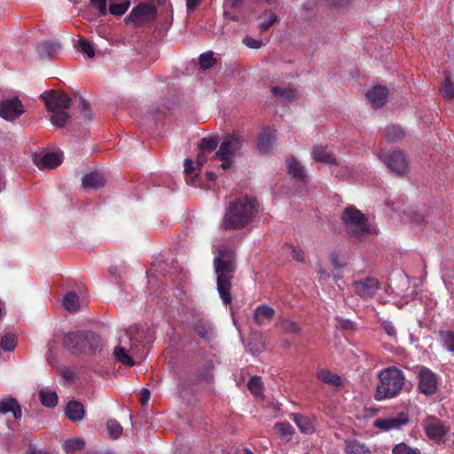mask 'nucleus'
<instances>
[{
	"label": "nucleus",
	"mask_w": 454,
	"mask_h": 454,
	"mask_svg": "<svg viewBox=\"0 0 454 454\" xmlns=\"http://www.w3.org/2000/svg\"><path fill=\"white\" fill-rule=\"evenodd\" d=\"M236 259V253L232 248L220 249L214 259L217 291L223 304H231L232 301L231 288L237 269Z\"/></svg>",
	"instance_id": "nucleus-1"
},
{
	"label": "nucleus",
	"mask_w": 454,
	"mask_h": 454,
	"mask_svg": "<svg viewBox=\"0 0 454 454\" xmlns=\"http://www.w3.org/2000/svg\"><path fill=\"white\" fill-rule=\"evenodd\" d=\"M257 200L248 196L230 201L223 222V230H240L247 226L257 213Z\"/></svg>",
	"instance_id": "nucleus-2"
},
{
	"label": "nucleus",
	"mask_w": 454,
	"mask_h": 454,
	"mask_svg": "<svg viewBox=\"0 0 454 454\" xmlns=\"http://www.w3.org/2000/svg\"><path fill=\"white\" fill-rule=\"evenodd\" d=\"M41 98L46 105L47 111L51 113V123L59 128L64 127L71 116L67 113L72 103V98L66 93L56 90H45Z\"/></svg>",
	"instance_id": "nucleus-3"
},
{
	"label": "nucleus",
	"mask_w": 454,
	"mask_h": 454,
	"mask_svg": "<svg viewBox=\"0 0 454 454\" xmlns=\"http://www.w3.org/2000/svg\"><path fill=\"white\" fill-rule=\"evenodd\" d=\"M379 380L375 399H391L400 394L405 382V376L400 369L391 366L379 373Z\"/></svg>",
	"instance_id": "nucleus-4"
},
{
	"label": "nucleus",
	"mask_w": 454,
	"mask_h": 454,
	"mask_svg": "<svg viewBox=\"0 0 454 454\" xmlns=\"http://www.w3.org/2000/svg\"><path fill=\"white\" fill-rule=\"evenodd\" d=\"M100 343V336L91 331L69 332L63 338V346L72 354L95 353Z\"/></svg>",
	"instance_id": "nucleus-5"
},
{
	"label": "nucleus",
	"mask_w": 454,
	"mask_h": 454,
	"mask_svg": "<svg viewBox=\"0 0 454 454\" xmlns=\"http://www.w3.org/2000/svg\"><path fill=\"white\" fill-rule=\"evenodd\" d=\"M342 221L357 238L369 232L367 219L360 210L353 206L347 207L343 211Z\"/></svg>",
	"instance_id": "nucleus-6"
},
{
	"label": "nucleus",
	"mask_w": 454,
	"mask_h": 454,
	"mask_svg": "<svg viewBox=\"0 0 454 454\" xmlns=\"http://www.w3.org/2000/svg\"><path fill=\"white\" fill-rule=\"evenodd\" d=\"M379 159L385 162L387 168L399 176L405 175L409 170V160L407 155L400 150L385 152L380 150Z\"/></svg>",
	"instance_id": "nucleus-7"
},
{
	"label": "nucleus",
	"mask_w": 454,
	"mask_h": 454,
	"mask_svg": "<svg viewBox=\"0 0 454 454\" xmlns=\"http://www.w3.org/2000/svg\"><path fill=\"white\" fill-rule=\"evenodd\" d=\"M418 390L425 395H433L438 391L439 379L436 373L424 365L417 366Z\"/></svg>",
	"instance_id": "nucleus-8"
},
{
	"label": "nucleus",
	"mask_w": 454,
	"mask_h": 454,
	"mask_svg": "<svg viewBox=\"0 0 454 454\" xmlns=\"http://www.w3.org/2000/svg\"><path fill=\"white\" fill-rule=\"evenodd\" d=\"M243 146L244 138L240 134H228L215 153V157L217 159H235L240 153Z\"/></svg>",
	"instance_id": "nucleus-9"
},
{
	"label": "nucleus",
	"mask_w": 454,
	"mask_h": 454,
	"mask_svg": "<svg viewBox=\"0 0 454 454\" xmlns=\"http://www.w3.org/2000/svg\"><path fill=\"white\" fill-rule=\"evenodd\" d=\"M126 333L130 342V351L138 349L139 346L145 348L153 341V332L147 324H137L130 326Z\"/></svg>",
	"instance_id": "nucleus-10"
},
{
	"label": "nucleus",
	"mask_w": 454,
	"mask_h": 454,
	"mask_svg": "<svg viewBox=\"0 0 454 454\" xmlns=\"http://www.w3.org/2000/svg\"><path fill=\"white\" fill-rule=\"evenodd\" d=\"M25 112L22 102L18 98L0 102V116L9 121L18 119Z\"/></svg>",
	"instance_id": "nucleus-11"
},
{
	"label": "nucleus",
	"mask_w": 454,
	"mask_h": 454,
	"mask_svg": "<svg viewBox=\"0 0 454 454\" xmlns=\"http://www.w3.org/2000/svg\"><path fill=\"white\" fill-rule=\"evenodd\" d=\"M424 430L430 440L440 442L448 433L444 424L434 416H429L424 421Z\"/></svg>",
	"instance_id": "nucleus-12"
},
{
	"label": "nucleus",
	"mask_w": 454,
	"mask_h": 454,
	"mask_svg": "<svg viewBox=\"0 0 454 454\" xmlns=\"http://www.w3.org/2000/svg\"><path fill=\"white\" fill-rule=\"evenodd\" d=\"M355 293L362 298H371L380 289L377 278L367 277L364 279L354 282Z\"/></svg>",
	"instance_id": "nucleus-13"
},
{
	"label": "nucleus",
	"mask_w": 454,
	"mask_h": 454,
	"mask_svg": "<svg viewBox=\"0 0 454 454\" xmlns=\"http://www.w3.org/2000/svg\"><path fill=\"white\" fill-rule=\"evenodd\" d=\"M34 162L40 169H51L59 166L62 159L59 153L54 152L42 153L35 155Z\"/></svg>",
	"instance_id": "nucleus-14"
},
{
	"label": "nucleus",
	"mask_w": 454,
	"mask_h": 454,
	"mask_svg": "<svg viewBox=\"0 0 454 454\" xmlns=\"http://www.w3.org/2000/svg\"><path fill=\"white\" fill-rule=\"evenodd\" d=\"M387 95L388 89L386 86L377 85L367 91L366 98L372 106L378 109L385 105Z\"/></svg>",
	"instance_id": "nucleus-15"
},
{
	"label": "nucleus",
	"mask_w": 454,
	"mask_h": 454,
	"mask_svg": "<svg viewBox=\"0 0 454 454\" xmlns=\"http://www.w3.org/2000/svg\"><path fill=\"white\" fill-rule=\"evenodd\" d=\"M12 413L14 419H20L22 417V410L18 400L12 395H4L0 399V413Z\"/></svg>",
	"instance_id": "nucleus-16"
},
{
	"label": "nucleus",
	"mask_w": 454,
	"mask_h": 454,
	"mask_svg": "<svg viewBox=\"0 0 454 454\" xmlns=\"http://www.w3.org/2000/svg\"><path fill=\"white\" fill-rule=\"evenodd\" d=\"M409 419L405 413H400L398 416L385 419H378L375 422V426L382 430L387 431L390 429H399L403 426L406 425Z\"/></svg>",
	"instance_id": "nucleus-17"
},
{
	"label": "nucleus",
	"mask_w": 454,
	"mask_h": 454,
	"mask_svg": "<svg viewBox=\"0 0 454 454\" xmlns=\"http://www.w3.org/2000/svg\"><path fill=\"white\" fill-rule=\"evenodd\" d=\"M65 414L73 422H79L85 417V409L78 401H69L65 408Z\"/></svg>",
	"instance_id": "nucleus-18"
},
{
	"label": "nucleus",
	"mask_w": 454,
	"mask_h": 454,
	"mask_svg": "<svg viewBox=\"0 0 454 454\" xmlns=\"http://www.w3.org/2000/svg\"><path fill=\"white\" fill-rule=\"evenodd\" d=\"M106 184V179L100 172L94 171L86 174L82 180V185L84 189H99Z\"/></svg>",
	"instance_id": "nucleus-19"
},
{
	"label": "nucleus",
	"mask_w": 454,
	"mask_h": 454,
	"mask_svg": "<svg viewBox=\"0 0 454 454\" xmlns=\"http://www.w3.org/2000/svg\"><path fill=\"white\" fill-rule=\"evenodd\" d=\"M275 316V310L268 305L258 306L254 312V322L258 325L269 323Z\"/></svg>",
	"instance_id": "nucleus-20"
},
{
	"label": "nucleus",
	"mask_w": 454,
	"mask_h": 454,
	"mask_svg": "<svg viewBox=\"0 0 454 454\" xmlns=\"http://www.w3.org/2000/svg\"><path fill=\"white\" fill-rule=\"evenodd\" d=\"M193 330L198 336H200L207 342H209L215 335L212 325L209 322L202 319L198 320L194 324Z\"/></svg>",
	"instance_id": "nucleus-21"
},
{
	"label": "nucleus",
	"mask_w": 454,
	"mask_h": 454,
	"mask_svg": "<svg viewBox=\"0 0 454 454\" xmlns=\"http://www.w3.org/2000/svg\"><path fill=\"white\" fill-rule=\"evenodd\" d=\"M288 173L299 181L306 182L307 175L301 163L294 157L290 156L286 159Z\"/></svg>",
	"instance_id": "nucleus-22"
},
{
	"label": "nucleus",
	"mask_w": 454,
	"mask_h": 454,
	"mask_svg": "<svg viewBox=\"0 0 454 454\" xmlns=\"http://www.w3.org/2000/svg\"><path fill=\"white\" fill-rule=\"evenodd\" d=\"M291 418L303 434H311L315 430L314 420L301 414L292 413Z\"/></svg>",
	"instance_id": "nucleus-23"
},
{
	"label": "nucleus",
	"mask_w": 454,
	"mask_h": 454,
	"mask_svg": "<svg viewBox=\"0 0 454 454\" xmlns=\"http://www.w3.org/2000/svg\"><path fill=\"white\" fill-rule=\"evenodd\" d=\"M312 158L322 163L337 164V160L333 153L326 151V148L322 145L315 146L311 153Z\"/></svg>",
	"instance_id": "nucleus-24"
},
{
	"label": "nucleus",
	"mask_w": 454,
	"mask_h": 454,
	"mask_svg": "<svg viewBox=\"0 0 454 454\" xmlns=\"http://www.w3.org/2000/svg\"><path fill=\"white\" fill-rule=\"evenodd\" d=\"M273 142V134L269 129H265L258 137L257 148L262 153H268L272 148Z\"/></svg>",
	"instance_id": "nucleus-25"
},
{
	"label": "nucleus",
	"mask_w": 454,
	"mask_h": 454,
	"mask_svg": "<svg viewBox=\"0 0 454 454\" xmlns=\"http://www.w3.org/2000/svg\"><path fill=\"white\" fill-rule=\"evenodd\" d=\"M156 12L154 5L150 4H141L136 6L129 13L128 20L132 21L138 20L141 17L152 15Z\"/></svg>",
	"instance_id": "nucleus-26"
},
{
	"label": "nucleus",
	"mask_w": 454,
	"mask_h": 454,
	"mask_svg": "<svg viewBox=\"0 0 454 454\" xmlns=\"http://www.w3.org/2000/svg\"><path fill=\"white\" fill-rule=\"evenodd\" d=\"M271 92L275 98L285 103L292 102L296 98V90L294 89H284L278 86H273Z\"/></svg>",
	"instance_id": "nucleus-27"
},
{
	"label": "nucleus",
	"mask_w": 454,
	"mask_h": 454,
	"mask_svg": "<svg viewBox=\"0 0 454 454\" xmlns=\"http://www.w3.org/2000/svg\"><path fill=\"white\" fill-rule=\"evenodd\" d=\"M273 429L281 439L286 441H290L294 434V429L288 422L276 423Z\"/></svg>",
	"instance_id": "nucleus-28"
},
{
	"label": "nucleus",
	"mask_w": 454,
	"mask_h": 454,
	"mask_svg": "<svg viewBox=\"0 0 454 454\" xmlns=\"http://www.w3.org/2000/svg\"><path fill=\"white\" fill-rule=\"evenodd\" d=\"M85 445L86 442L83 439L74 437L67 439L64 442L62 448L66 453L70 454L77 450H82L85 448Z\"/></svg>",
	"instance_id": "nucleus-29"
},
{
	"label": "nucleus",
	"mask_w": 454,
	"mask_h": 454,
	"mask_svg": "<svg viewBox=\"0 0 454 454\" xmlns=\"http://www.w3.org/2000/svg\"><path fill=\"white\" fill-rule=\"evenodd\" d=\"M60 49V44L53 42H43L37 47L41 58H51Z\"/></svg>",
	"instance_id": "nucleus-30"
},
{
	"label": "nucleus",
	"mask_w": 454,
	"mask_h": 454,
	"mask_svg": "<svg viewBox=\"0 0 454 454\" xmlns=\"http://www.w3.org/2000/svg\"><path fill=\"white\" fill-rule=\"evenodd\" d=\"M385 137L389 142H399L405 137L403 129L398 125L388 126L385 129Z\"/></svg>",
	"instance_id": "nucleus-31"
},
{
	"label": "nucleus",
	"mask_w": 454,
	"mask_h": 454,
	"mask_svg": "<svg viewBox=\"0 0 454 454\" xmlns=\"http://www.w3.org/2000/svg\"><path fill=\"white\" fill-rule=\"evenodd\" d=\"M317 377L322 382L334 387H339L341 384V378L339 375L325 369L318 371Z\"/></svg>",
	"instance_id": "nucleus-32"
},
{
	"label": "nucleus",
	"mask_w": 454,
	"mask_h": 454,
	"mask_svg": "<svg viewBox=\"0 0 454 454\" xmlns=\"http://www.w3.org/2000/svg\"><path fill=\"white\" fill-rule=\"evenodd\" d=\"M345 451L348 454H371L370 450L356 440L346 442Z\"/></svg>",
	"instance_id": "nucleus-33"
},
{
	"label": "nucleus",
	"mask_w": 454,
	"mask_h": 454,
	"mask_svg": "<svg viewBox=\"0 0 454 454\" xmlns=\"http://www.w3.org/2000/svg\"><path fill=\"white\" fill-rule=\"evenodd\" d=\"M129 350L123 346H117L114 350V356L115 359L128 366H133L135 364V361L131 358L128 354Z\"/></svg>",
	"instance_id": "nucleus-34"
},
{
	"label": "nucleus",
	"mask_w": 454,
	"mask_h": 454,
	"mask_svg": "<svg viewBox=\"0 0 454 454\" xmlns=\"http://www.w3.org/2000/svg\"><path fill=\"white\" fill-rule=\"evenodd\" d=\"M63 306L69 312H76L79 309V297L74 292L67 293L63 298Z\"/></svg>",
	"instance_id": "nucleus-35"
},
{
	"label": "nucleus",
	"mask_w": 454,
	"mask_h": 454,
	"mask_svg": "<svg viewBox=\"0 0 454 454\" xmlns=\"http://www.w3.org/2000/svg\"><path fill=\"white\" fill-rule=\"evenodd\" d=\"M39 399L41 403L48 408H54L57 406L59 402V397L56 392H48L45 390H41L39 392Z\"/></svg>",
	"instance_id": "nucleus-36"
},
{
	"label": "nucleus",
	"mask_w": 454,
	"mask_h": 454,
	"mask_svg": "<svg viewBox=\"0 0 454 454\" xmlns=\"http://www.w3.org/2000/svg\"><path fill=\"white\" fill-rule=\"evenodd\" d=\"M184 175L187 184L196 186L198 175L195 173V168L192 160H184Z\"/></svg>",
	"instance_id": "nucleus-37"
},
{
	"label": "nucleus",
	"mask_w": 454,
	"mask_h": 454,
	"mask_svg": "<svg viewBox=\"0 0 454 454\" xmlns=\"http://www.w3.org/2000/svg\"><path fill=\"white\" fill-rule=\"evenodd\" d=\"M219 144L218 137H203L200 143V150L202 153H209L215 151Z\"/></svg>",
	"instance_id": "nucleus-38"
},
{
	"label": "nucleus",
	"mask_w": 454,
	"mask_h": 454,
	"mask_svg": "<svg viewBox=\"0 0 454 454\" xmlns=\"http://www.w3.org/2000/svg\"><path fill=\"white\" fill-rule=\"evenodd\" d=\"M441 93L445 98H454V82L451 81L450 75L447 72H444V82L441 88Z\"/></svg>",
	"instance_id": "nucleus-39"
},
{
	"label": "nucleus",
	"mask_w": 454,
	"mask_h": 454,
	"mask_svg": "<svg viewBox=\"0 0 454 454\" xmlns=\"http://www.w3.org/2000/svg\"><path fill=\"white\" fill-rule=\"evenodd\" d=\"M17 345V337L14 333H7L1 338L0 347L4 351H13Z\"/></svg>",
	"instance_id": "nucleus-40"
},
{
	"label": "nucleus",
	"mask_w": 454,
	"mask_h": 454,
	"mask_svg": "<svg viewBox=\"0 0 454 454\" xmlns=\"http://www.w3.org/2000/svg\"><path fill=\"white\" fill-rule=\"evenodd\" d=\"M260 19L263 20L259 24V28L262 32L267 31L278 20L277 15L272 12H265L260 17Z\"/></svg>",
	"instance_id": "nucleus-41"
},
{
	"label": "nucleus",
	"mask_w": 454,
	"mask_h": 454,
	"mask_svg": "<svg viewBox=\"0 0 454 454\" xmlns=\"http://www.w3.org/2000/svg\"><path fill=\"white\" fill-rule=\"evenodd\" d=\"M438 335L446 349L450 352H454V332L440 331Z\"/></svg>",
	"instance_id": "nucleus-42"
},
{
	"label": "nucleus",
	"mask_w": 454,
	"mask_h": 454,
	"mask_svg": "<svg viewBox=\"0 0 454 454\" xmlns=\"http://www.w3.org/2000/svg\"><path fill=\"white\" fill-rule=\"evenodd\" d=\"M106 426L108 434L112 439L116 440L121 437L122 427L116 419H109Z\"/></svg>",
	"instance_id": "nucleus-43"
},
{
	"label": "nucleus",
	"mask_w": 454,
	"mask_h": 454,
	"mask_svg": "<svg viewBox=\"0 0 454 454\" xmlns=\"http://www.w3.org/2000/svg\"><path fill=\"white\" fill-rule=\"evenodd\" d=\"M280 328L286 333H294V334H299L301 333V327L300 325L288 318H284L280 321Z\"/></svg>",
	"instance_id": "nucleus-44"
},
{
	"label": "nucleus",
	"mask_w": 454,
	"mask_h": 454,
	"mask_svg": "<svg viewBox=\"0 0 454 454\" xmlns=\"http://www.w3.org/2000/svg\"><path fill=\"white\" fill-rule=\"evenodd\" d=\"M247 387L251 393L256 396H259L262 393V382L261 377L253 376L247 383Z\"/></svg>",
	"instance_id": "nucleus-45"
},
{
	"label": "nucleus",
	"mask_w": 454,
	"mask_h": 454,
	"mask_svg": "<svg viewBox=\"0 0 454 454\" xmlns=\"http://www.w3.org/2000/svg\"><path fill=\"white\" fill-rule=\"evenodd\" d=\"M129 2L125 1L120 4L112 3L109 5V12L114 16H122L129 7Z\"/></svg>",
	"instance_id": "nucleus-46"
},
{
	"label": "nucleus",
	"mask_w": 454,
	"mask_h": 454,
	"mask_svg": "<svg viewBox=\"0 0 454 454\" xmlns=\"http://www.w3.org/2000/svg\"><path fill=\"white\" fill-rule=\"evenodd\" d=\"M215 59H214L213 54L210 51L200 54L199 59L200 68L203 70L211 68L215 65Z\"/></svg>",
	"instance_id": "nucleus-47"
},
{
	"label": "nucleus",
	"mask_w": 454,
	"mask_h": 454,
	"mask_svg": "<svg viewBox=\"0 0 454 454\" xmlns=\"http://www.w3.org/2000/svg\"><path fill=\"white\" fill-rule=\"evenodd\" d=\"M194 384V380L191 378L181 380L177 387L179 396L184 399L186 395L189 394L187 393L188 388L192 387Z\"/></svg>",
	"instance_id": "nucleus-48"
},
{
	"label": "nucleus",
	"mask_w": 454,
	"mask_h": 454,
	"mask_svg": "<svg viewBox=\"0 0 454 454\" xmlns=\"http://www.w3.org/2000/svg\"><path fill=\"white\" fill-rule=\"evenodd\" d=\"M78 50L86 54L89 58L95 56L94 48L92 44L86 39L81 38L78 43Z\"/></svg>",
	"instance_id": "nucleus-49"
},
{
	"label": "nucleus",
	"mask_w": 454,
	"mask_h": 454,
	"mask_svg": "<svg viewBox=\"0 0 454 454\" xmlns=\"http://www.w3.org/2000/svg\"><path fill=\"white\" fill-rule=\"evenodd\" d=\"M393 454H418L417 450L404 442L396 444L392 450Z\"/></svg>",
	"instance_id": "nucleus-50"
},
{
	"label": "nucleus",
	"mask_w": 454,
	"mask_h": 454,
	"mask_svg": "<svg viewBox=\"0 0 454 454\" xmlns=\"http://www.w3.org/2000/svg\"><path fill=\"white\" fill-rule=\"evenodd\" d=\"M80 106L83 114V119L87 121H91L93 118L92 113L89 103L83 98H80Z\"/></svg>",
	"instance_id": "nucleus-51"
},
{
	"label": "nucleus",
	"mask_w": 454,
	"mask_h": 454,
	"mask_svg": "<svg viewBox=\"0 0 454 454\" xmlns=\"http://www.w3.org/2000/svg\"><path fill=\"white\" fill-rule=\"evenodd\" d=\"M380 327L387 334V336L391 338H396L397 332L392 322L383 320L381 322Z\"/></svg>",
	"instance_id": "nucleus-52"
},
{
	"label": "nucleus",
	"mask_w": 454,
	"mask_h": 454,
	"mask_svg": "<svg viewBox=\"0 0 454 454\" xmlns=\"http://www.w3.org/2000/svg\"><path fill=\"white\" fill-rule=\"evenodd\" d=\"M243 43L250 49H259L262 45V41L247 35L243 39Z\"/></svg>",
	"instance_id": "nucleus-53"
},
{
	"label": "nucleus",
	"mask_w": 454,
	"mask_h": 454,
	"mask_svg": "<svg viewBox=\"0 0 454 454\" xmlns=\"http://www.w3.org/2000/svg\"><path fill=\"white\" fill-rule=\"evenodd\" d=\"M90 3L98 10L101 15L106 14V0H90Z\"/></svg>",
	"instance_id": "nucleus-54"
},
{
	"label": "nucleus",
	"mask_w": 454,
	"mask_h": 454,
	"mask_svg": "<svg viewBox=\"0 0 454 454\" xmlns=\"http://www.w3.org/2000/svg\"><path fill=\"white\" fill-rule=\"evenodd\" d=\"M330 260H331V262L333 264V266L336 269H341L345 266V262H341L340 261V255L338 253L336 252H333L331 254H330Z\"/></svg>",
	"instance_id": "nucleus-55"
},
{
	"label": "nucleus",
	"mask_w": 454,
	"mask_h": 454,
	"mask_svg": "<svg viewBox=\"0 0 454 454\" xmlns=\"http://www.w3.org/2000/svg\"><path fill=\"white\" fill-rule=\"evenodd\" d=\"M292 256L297 262H303L305 259V254L300 247H294L292 251Z\"/></svg>",
	"instance_id": "nucleus-56"
},
{
	"label": "nucleus",
	"mask_w": 454,
	"mask_h": 454,
	"mask_svg": "<svg viewBox=\"0 0 454 454\" xmlns=\"http://www.w3.org/2000/svg\"><path fill=\"white\" fill-rule=\"evenodd\" d=\"M151 396L150 391L147 388H143L140 392V403L142 404L147 403Z\"/></svg>",
	"instance_id": "nucleus-57"
},
{
	"label": "nucleus",
	"mask_w": 454,
	"mask_h": 454,
	"mask_svg": "<svg viewBox=\"0 0 454 454\" xmlns=\"http://www.w3.org/2000/svg\"><path fill=\"white\" fill-rule=\"evenodd\" d=\"M200 0H186V7L188 11L194 10L200 4Z\"/></svg>",
	"instance_id": "nucleus-58"
},
{
	"label": "nucleus",
	"mask_w": 454,
	"mask_h": 454,
	"mask_svg": "<svg viewBox=\"0 0 454 454\" xmlns=\"http://www.w3.org/2000/svg\"><path fill=\"white\" fill-rule=\"evenodd\" d=\"M220 160H222V164L220 165V167L223 168V169H227L231 167V165L232 164V162L234 161V159H219Z\"/></svg>",
	"instance_id": "nucleus-59"
},
{
	"label": "nucleus",
	"mask_w": 454,
	"mask_h": 454,
	"mask_svg": "<svg viewBox=\"0 0 454 454\" xmlns=\"http://www.w3.org/2000/svg\"><path fill=\"white\" fill-rule=\"evenodd\" d=\"M333 3L336 7L341 8L348 5L349 4V0H333Z\"/></svg>",
	"instance_id": "nucleus-60"
},
{
	"label": "nucleus",
	"mask_w": 454,
	"mask_h": 454,
	"mask_svg": "<svg viewBox=\"0 0 454 454\" xmlns=\"http://www.w3.org/2000/svg\"><path fill=\"white\" fill-rule=\"evenodd\" d=\"M24 454H43V453L40 450H37L34 446L30 445Z\"/></svg>",
	"instance_id": "nucleus-61"
},
{
	"label": "nucleus",
	"mask_w": 454,
	"mask_h": 454,
	"mask_svg": "<svg viewBox=\"0 0 454 454\" xmlns=\"http://www.w3.org/2000/svg\"><path fill=\"white\" fill-rule=\"evenodd\" d=\"M204 153H202L200 152V153L198 155V159H197V162L199 165L202 166L203 163L206 161V156L203 155Z\"/></svg>",
	"instance_id": "nucleus-62"
},
{
	"label": "nucleus",
	"mask_w": 454,
	"mask_h": 454,
	"mask_svg": "<svg viewBox=\"0 0 454 454\" xmlns=\"http://www.w3.org/2000/svg\"><path fill=\"white\" fill-rule=\"evenodd\" d=\"M207 178L209 181H214L216 179V175L212 171H207Z\"/></svg>",
	"instance_id": "nucleus-63"
},
{
	"label": "nucleus",
	"mask_w": 454,
	"mask_h": 454,
	"mask_svg": "<svg viewBox=\"0 0 454 454\" xmlns=\"http://www.w3.org/2000/svg\"><path fill=\"white\" fill-rule=\"evenodd\" d=\"M413 217H414V221H416V222H420L423 220V215L420 214H418V213H416Z\"/></svg>",
	"instance_id": "nucleus-64"
}]
</instances>
